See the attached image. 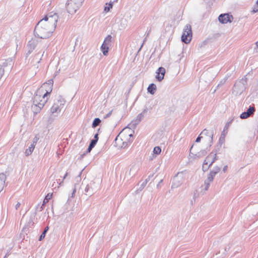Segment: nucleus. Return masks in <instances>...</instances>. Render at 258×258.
Masks as SVG:
<instances>
[{"mask_svg": "<svg viewBox=\"0 0 258 258\" xmlns=\"http://www.w3.org/2000/svg\"><path fill=\"white\" fill-rule=\"evenodd\" d=\"M53 32L52 29H49L47 24L43 25L42 21H39L35 27L34 34L36 37L44 39L50 37Z\"/></svg>", "mask_w": 258, "mask_h": 258, "instance_id": "nucleus-1", "label": "nucleus"}, {"mask_svg": "<svg viewBox=\"0 0 258 258\" xmlns=\"http://www.w3.org/2000/svg\"><path fill=\"white\" fill-rule=\"evenodd\" d=\"M40 97V95L38 96V94L36 93L33 100V105L32 106V110L35 114L39 113L41 109L44 105V104L47 102L48 98L46 100H41L40 102L38 101V99Z\"/></svg>", "mask_w": 258, "mask_h": 258, "instance_id": "nucleus-2", "label": "nucleus"}, {"mask_svg": "<svg viewBox=\"0 0 258 258\" xmlns=\"http://www.w3.org/2000/svg\"><path fill=\"white\" fill-rule=\"evenodd\" d=\"M181 39L182 42L185 44H188L190 42L192 39V30L191 26L189 24L185 25Z\"/></svg>", "mask_w": 258, "mask_h": 258, "instance_id": "nucleus-3", "label": "nucleus"}, {"mask_svg": "<svg viewBox=\"0 0 258 258\" xmlns=\"http://www.w3.org/2000/svg\"><path fill=\"white\" fill-rule=\"evenodd\" d=\"M112 37L111 35H108L105 38L101 45L100 50L104 56L108 54L109 47L111 45Z\"/></svg>", "mask_w": 258, "mask_h": 258, "instance_id": "nucleus-4", "label": "nucleus"}, {"mask_svg": "<svg viewBox=\"0 0 258 258\" xmlns=\"http://www.w3.org/2000/svg\"><path fill=\"white\" fill-rule=\"evenodd\" d=\"M65 100L61 96H59L57 102H55L50 108V112L52 114L59 112L61 111V108L64 105Z\"/></svg>", "mask_w": 258, "mask_h": 258, "instance_id": "nucleus-5", "label": "nucleus"}, {"mask_svg": "<svg viewBox=\"0 0 258 258\" xmlns=\"http://www.w3.org/2000/svg\"><path fill=\"white\" fill-rule=\"evenodd\" d=\"M98 188V184H97L94 181H91L86 185L84 190L86 195L91 196L97 191Z\"/></svg>", "mask_w": 258, "mask_h": 258, "instance_id": "nucleus-6", "label": "nucleus"}, {"mask_svg": "<svg viewBox=\"0 0 258 258\" xmlns=\"http://www.w3.org/2000/svg\"><path fill=\"white\" fill-rule=\"evenodd\" d=\"M183 182V175L182 172L177 173L173 178L171 185L172 188H175L179 187Z\"/></svg>", "mask_w": 258, "mask_h": 258, "instance_id": "nucleus-7", "label": "nucleus"}, {"mask_svg": "<svg viewBox=\"0 0 258 258\" xmlns=\"http://www.w3.org/2000/svg\"><path fill=\"white\" fill-rule=\"evenodd\" d=\"M147 112L148 108L146 107L143 110V111L141 113L138 115L135 119L132 120L130 125L132 126L133 128H135L136 127V126L141 121V120L145 117V114L147 113ZM128 125H130V124H128Z\"/></svg>", "mask_w": 258, "mask_h": 258, "instance_id": "nucleus-8", "label": "nucleus"}, {"mask_svg": "<svg viewBox=\"0 0 258 258\" xmlns=\"http://www.w3.org/2000/svg\"><path fill=\"white\" fill-rule=\"evenodd\" d=\"M233 19L232 15L228 13H224L220 14L218 17V20L221 24H227L231 23Z\"/></svg>", "mask_w": 258, "mask_h": 258, "instance_id": "nucleus-9", "label": "nucleus"}, {"mask_svg": "<svg viewBox=\"0 0 258 258\" xmlns=\"http://www.w3.org/2000/svg\"><path fill=\"white\" fill-rule=\"evenodd\" d=\"M77 6L73 4V2L71 0H68L66 4V7L67 12L70 14L73 15L76 13V12L80 9V8H76Z\"/></svg>", "mask_w": 258, "mask_h": 258, "instance_id": "nucleus-10", "label": "nucleus"}, {"mask_svg": "<svg viewBox=\"0 0 258 258\" xmlns=\"http://www.w3.org/2000/svg\"><path fill=\"white\" fill-rule=\"evenodd\" d=\"M214 134V130H208L207 129H205L201 133V135L205 136L207 138V140L210 141V147H211L212 144L213 143Z\"/></svg>", "mask_w": 258, "mask_h": 258, "instance_id": "nucleus-11", "label": "nucleus"}, {"mask_svg": "<svg viewBox=\"0 0 258 258\" xmlns=\"http://www.w3.org/2000/svg\"><path fill=\"white\" fill-rule=\"evenodd\" d=\"M58 18V16L57 14L56 13H54L53 15L51 14V13L49 14V20L47 23L46 24L48 26L49 23L52 24L53 31L54 30L56 26V23L57 22Z\"/></svg>", "mask_w": 258, "mask_h": 258, "instance_id": "nucleus-12", "label": "nucleus"}, {"mask_svg": "<svg viewBox=\"0 0 258 258\" xmlns=\"http://www.w3.org/2000/svg\"><path fill=\"white\" fill-rule=\"evenodd\" d=\"M255 108L250 105L249 106V107L247 108L246 111L243 112L240 115V118L241 119H246L248 117H249L250 116L254 114V112H255Z\"/></svg>", "mask_w": 258, "mask_h": 258, "instance_id": "nucleus-13", "label": "nucleus"}, {"mask_svg": "<svg viewBox=\"0 0 258 258\" xmlns=\"http://www.w3.org/2000/svg\"><path fill=\"white\" fill-rule=\"evenodd\" d=\"M165 73L166 71L164 68L162 67H159L156 72V75L155 78L156 80L159 82L162 81L164 78Z\"/></svg>", "mask_w": 258, "mask_h": 258, "instance_id": "nucleus-14", "label": "nucleus"}, {"mask_svg": "<svg viewBox=\"0 0 258 258\" xmlns=\"http://www.w3.org/2000/svg\"><path fill=\"white\" fill-rule=\"evenodd\" d=\"M247 85V78L244 76V78L241 79L238 83L234 84V87H236L239 86L240 89L243 91L245 89V86Z\"/></svg>", "mask_w": 258, "mask_h": 258, "instance_id": "nucleus-15", "label": "nucleus"}, {"mask_svg": "<svg viewBox=\"0 0 258 258\" xmlns=\"http://www.w3.org/2000/svg\"><path fill=\"white\" fill-rule=\"evenodd\" d=\"M53 79H51L48 80L46 82L44 83L40 88L37 91L36 93L38 94L40 92H43V88H46L47 86H51L53 87Z\"/></svg>", "mask_w": 258, "mask_h": 258, "instance_id": "nucleus-16", "label": "nucleus"}, {"mask_svg": "<svg viewBox=\"0 0 258 258\" xmlns=\"http://www.w3.org/2000/svg\"><path fill=\"white\" fill-rule=\"evenodd\" d=\"M38 44V41L35 39H31V40H29L27 45V48H31V49L34 50L36 45Z\"/></svg>", "mask_w": 258, "mask_h": 258, "instance_id": "nucleus-17", "label": "nucleus"}, {"mask_svg": "<svg viewBox=\"0 0 258 258\" xmlns=\"http://www.w3.org/2000/svg\"><path fill=\"white\" fill-rule=\"evenodd\" d=\"M6 180V175L4 173H0V192L4 188V186Z\"/></svg>", "mask_w": 258, "mask_h": 258, "instance_id": "nucleus-18", "label": "nucleus"}, {"mask_svg": "<svg viewBox=\"0 0 258 258\" xmlns=\"http://www.w3.org/2000/svg\"><path fill=\"white\" fill-rule=\"evenodd\" d=\"M156 85L154 83H151L148 86L147 88V91L150 94L154 95L156 91Z\"/></svg>", "mask_w": 258, "mask_h": 258, "instance_id": "nucleus-19", "label": "nucleus"}, {"mask_svg": "<svg viewBox=\"0 0 258 258\" xmlns=\"http://www.w3.org/2000/svg\"><path fill=\"white\" fill-rule=\"evenodd\" d=\"M53 87L47 86L46 88H43V91H45V93L43 95L42 98L43 100H46L47 98V96L50 95L52 90Z\"/></svg>", "mask_w": 258, "mask_h": 258, "instance_id": "nucleus-20", "label": "nucleus"}, {"mask_svg": "<svg viewBox=\"0 0 258 258\" xmlns=\"http://www.w3.org/2000/svg\"><path fill=\"white\" fill-rule=\"evenodd\" d=\"M210 147H210V146H209L206 149L201 150L199 152L197 153L196 154V156L199 158L205 156L207 154L208 151H210Z\"/></svg>", "mask_w": 258, "mask_h": 258, "instance_id": "nucleus-21", "label": "nucleus"}, {"mask_svg": "<svg viewBox=\"0 0 258 258\" xmlns=\"http://www.w3.org/2000/svg\"><path fill=\"white\" fill-rule=\"evenodd\" d=\"M113 5V2H110L109 3H106L105 6L104 7V12L106 13L109 12L110 9L112 8Z\"/></svg>", "mask_w": 258, "mask_h": 258, "instance_id": "nucleus-22", "label": "nucleus"}, {"mask_svg": "<svg viewBox=\"0 0 258 258\" xmlns=\"http://www.w3.org/2000/svg\"><path fill=\"white\" fill-rule=\"evenodd\" d=\"M35 148V145L34 144H31L28 149L25 151V154L26 156L30 155Z\"/></svg>", "mask_w": 258, "mask_h": 258, "instance_id": "nucleus-23", "label": "nucleus"}, {"mask_svg": "<svg viewBox=\"0 0 258 258\" xmlns=\"http://www.w3.org/2000/svg\"><path fill=\"white\" fill-rule=\"evenodd\" d=\"M154 176V174H151L148 176V177L145 179V180L141 184L139 190H142L146 186L147 182L150 180V178L153 177Z\"/></svg>", "mask_w": 258, "mask_h": 258, "instance_id": "nucleus-24", "label": "nucleus"}, {"mask_svg": "<svg viewBox=\"0 0 258 258\" xmlns=\"http://www.w3.org/2000/svg\"><path fill=\"white\" fill-rule=\"evenodd\" d=\"M85 0H71V1L73 2V4L76 5V8H81L82 6L83 3H84Z\"/></svg>", "mask_w": 258, "mask_h": 258, "instance_id": "nucleus-25", "label": "nucleus"}, {"mask_svg": "<svg viewBox=\"0 0 258 258\" xmlns=\"http://www.w3.org/2000/svg\"><path fill=\"white\" fill-rule=\"evenodd\" d=\"M101 120L99 118H98V117L95 118L93 121L92 123V127L93 128H95L97 126H98L101 123Z\"/></svg>", "mask_w": 258, "mask_h": 258, "instance_id": "nucleus-26", "label": "nucleus"}, {"mask_svg": "<svg viewBox=\"0 0 258 258\" xmlns=\"http://www.w3.org/2000/svg\"><path fill=\"white\" fill-rule=\"evenodd\" d=\"M215 175H216L214 173L210 171V173L208 174L207 178L206 179L208 180V182H212Z\"/></svg>", "mask_w": 258, "mask_h": 258, "instance_id": "nucleus-27", "label": "nucleus"}, {"mask_svg": "<svg viewBox=\"0 0 258 258\" xmlns=\"http://www.w3.org/2000/svg\"><path fill=\"white\" fill-rule=\"evenodd\" d=\"M161 152V148L159 146H156L154 148L153 153V154H155L156 155H159Z\"/></svg>", "mask_w": 258, "mask_h": 258, "instance_id": "nucleus-28", "label": "nucleus"}, {"mask_svg": "<svg viewBox=\"0 0 258 258\" xmlns=\"http://www.w3.org/2000/svg\"><path fill=\"white\" fill-rule=\"evenodd\" d=\"M212 154L213 152H211L205 159V160L204 161L205 165H208V164L209 163H210L211 161V158L212 157Z\"/></svg>", "mask_w": 258, "mask_h": 258, "instance_id": "nucleus-29", "label": "nucleus"}, {"mask_svg": "<svg viewBox=\"0 0 258 258\" xmlns=\"http://www.w3.org/2000/svg\"><path fill=\"white\" fill-rule=\"evenodd\" d=\"M221 170V167L218 166H215L213 167V168L210 170L211 172H213L215 175H216Z\"/></svg>", "mask_w": 258, "mask_h": 258, "instance_id": "nucleus-30", "label": "nucleus"}, {"mask_svg": "<svg viewBox=\"0 0 258 258\" xmlns=\"http://www.w3.org/2000/svg\"><path fill=\"white\" fill-rule=\"evenodd\" d=\"M211 159V161L210 163V166H212V164L218 159L216 153H215L214 154H212V157Z\"/></svg>", "mask_w": 258, "mask_h": 258, "instance_id": "nucleus-31", "label": "nucleus"}, {"mask_svg": "<svg viewBox=\"0 0 258 258\" xmlns=\"http://www.w3.org/2000/svg\"><path fill=\"white\" fill-rule=\"evenodd\" d=\"M52 198V194H48L45 197L43 200V203L45 204L47 203L49 200Z\"/></svg>", "mask_w": 258, "mask_h": 258, "instance_id": "nucleus-32", "label": "nucleus"}, {"mask_svg": "<svg viewBox=\"0 0 258 258\" xmlns=\"http://www.w3.org/2000/svg\"><path fill=\"white\" fill-rule=\"evenodd\" d=\"M44 203H43L42 204H38L36 207V211H41L42 210H43L44 207Z\"/></svg>", "mask_w": 258, "mask_h": 258, "instance_id": "nucleus-33", "label": "nucleus"}, {"mask_svg": "<svg viewBox=\"0 0 258 258\" xmlns=\"http://www.w3.org/2000/svg\"><path fill=\"white\" fill-rule=\"evenodd\" d=\"M224 141H225L224 137H222V136L221 135L219 140L218 145H217V146L218 147L219 146L220 147H221L222 145L224 143Z\"/></svg>", "mask_w": 258, "mask_h": 258, "instance_id": "nucleus-34", "label": "nucleus"}, {"mask_svg": "<svg viewBox=\"0 0 258 258\" xmlns=\"http://www.w3.org/2000/svg\"><path fill=\"white\" fill-rule=\"evenodd\" d=\"M211 182H208V180L206 179L205 180V182H204V184H205V187H204V189L205 190H207L209 187H210V183H211Z\"/></svg>", "mask_w": 258, "mask_h": 258, "instance_id": "nucleus-35", "label": "nucleus"}, {"mask_svg": "<svg viewBox=\"0 0 258 258\" xmlns=\"http://www.w3.org/2000/svg\"><path fill=\"white\" fill-rule=\"evenodd\" d=\"M49 20V15L45 16L43 19L40 20V21H42L43 25L46 24V23H47V22Z\"/></svg>", "mask_w": 258, "mask_h": 258, "instance_id": "nucleus-36", "label": "nucleus"}, {"mask_svg": "<svg viewBox=\"0 0 258 258\" xmlns=\"http://www.w3.org/2000/svg\"><path fill=\"white\" fill-rule=\"evenodd\" d=\"M211 166H210V164L209 165H205L204 164V163H203V167H202V170L204 172H206L207 171L209 168L211 167Z\"/></svg>", "mask_w": 258, "mask_h": 258, "instance_id": "nucleus-37", "label": "nucleus"}, {"mask_svg": "<svg viewBox=\"0 0 258 258\" xmlns=\"http://www.w3.org/2000/svg\"><path fill=\"white\" fill-rule=\"evenodd\" d=\"M257 12H258V0L256 1V5L254 6L252 10V12L253 13H256Z\"/></svg>", "mask_w": 258, "mask_h": 258, "instance_id": "nucleus-38", "label": "nucleus"}, {"mask_svg": "<svg viewBox=\"0 0 258 258\" xmlns=\"http://www.w3.org/2000/svg\"><path fill=\"white\" fill-rule=\"evenodd\" d=\"M233 120V119H232L226 123V124L224 126V130L227 129L229 127V125L232 122Z\"/></svg>", "mask_w": 258, "mask_h": 258, "instance_id": "nucleus-39", "label": "nucleus"}, {"mask_svg": "<svg viewBox=\"0 0 258 258\" xmlns=\"http://www.w3.org/2000/svg\"><path fill=\"white\" fill-rule=\"evenodd\" d=\"M46 234L44 233V232H42L41 235L39 236L38 240L41 241L45 237Z\"/></svg>", "mask_w": 258, "mask_h": 258, "instance_id": "nucleus-40", "label": "nucleus"}, {"mask_svg": "<svg viewBox=\"0 0 258 258\" xmlns=\"http://www.w3.org/2000/svg\"><path fill=\"white\" fill-rule=\"evenodd\" d=\"M203 136H202V135L201 134L198 136L197 139H196L195 142L196 143H199L201 142V139L203 138Z\"/></svg>", "mask_w": 258, "mask_h": 258, "instance_id": "nucleus-41", "label": "nucleus"}, {"mask_svg": "<svg viewBox=\"0 0 258 258\" xmlns=\"http://www.w3.org/2000/svg\"><path fill=\"white\" fill-rule=\"evenodd\" d=\"M0 66L2 67L4 70L5 68L7 67L8 66V62H7V60H5L4 62H3L2 64L0 65Z\"/></svg>", "mask_w": 258, "mask_h": 258, "instance_id": "nucleus-42", "label": "nucleus"}, {"mask_svg": "<svg viewBox=\"0 0 258 258\" xmlns=\"http://www.w3.org/2000/svg\"><path fill=\"white\" fill-rule=\"evenodd\" d=\"M5 70H4V68L0 66V80L1 79L2 76L4 74Z\"/></svg>", "mask_w": 258, "mask_h": 258, "instance_id": "nucleus-43", "label": "nucleus"}, {"mask_svg": "<svg viewBox=\"0 0 258 258\" xmlns=\"http://www.w3.org/2000/svg\"><path fill=\"white\" fill-rule=\"evenodd\" d=\"M28 51L26 53V57H27L33 51V50L31 49V48H27Z\"/></svg>", "mask_w": 258, "mask_h": 258, "instance_id": "nucleus-44", "label": "nucleus"}, {"mask_svg": "<svg viewBox=\"0 0 258 258\" xmlns=\"http://www.w3.org/2000/svg\"><path fill=\"white\" fill-rule=\"evenodd\" d=\"M28 51L26 53V57H27L33 51V50L31 49V48H27Z\"/></svg>", "mask_w": 258, "mask_h": 258, "instance_id": "nucleus-45", "label": "nucleus"}, {"mask_svg": "<svg viewBox=\"0 0 258 258\" xmlns=\"http://www.w3.org/2000/svg\"><path fill=\"white\" fill-rule=\"evenodd\" d=\"M220 148V147L219 146H218V147L217 146V148L212 152H213V154H214L215 153H216V155H217L219 153Z\"/></svg>", "mask_w": 258, "mask_h": 258, "instance_id": "nucleus-46", "label": "nucleus"}, {"mask_svg": "<svg viewBox=\"0 0 258 258\" xmlns=\"http://www.w3.org/2000/svg\"><path fill=\"white\" fill-rule=\"evenodd\" d=\"M98 136H99L98 133H96V134L94 135V138H93V140H96L97 141H98V140H99Z\"/></svg>", "mask_w": 258, "mask_h": 258, "instance_id": "nucleus-47", "label": "nucleus"}, {"mask_svg": "<svg viewBox=\"0 0 258 258\" xmlns=\"http://www.w3.org/2000/svg\"><path fill=\"white\" fill-rule=\"evenodd\" d=\"M112 110L110 111L108 113H107L104 116V118H107L109 117L111 114H112Z\"/></svg>", "mask_w": 258, "mask_h": 258, "instance_id": "nucleus-48", "label": "nucleus"}, {"mask_svg": "<svg viewBox=\"0 0 258 258\" xmlns=\"http://www.w3.org/2000/svg\"><path fill=\"white\" fill-rule=\"evenodd\" d=\"M38 140V138H37L36 137H35L34 139H33V143L32 144H34L35 146L36 145V144L37 143V141Z\"/></svg>", "mask_w": 258, "mask_h": 258, "instance_id": "nucleus-49", "label": "nucleus"}, {"mask_svg": "<svg viewBox=\"0 0 258 258\" xmlns=\"http://www.w3.org/2000/svg\"><path fill=\"white\" fill-rule=\"evenodd\" d=\"M98 141H97L96 140H91V141H90V143L93 144L94 145H96Z\"/></svg>", "mask_w": 258, "mask_h": 258, "instance_id": "nucleus-50", "label": "nucleus"}, {"mask_svg": "<svg viewBox=\"0 0 258 258\" xmlns=\"http://www.w3.org/2000/svg\"><path fill=\"white\" fill-rule=\"evenodd\" d=\"M146 41V38H145L144 39V40H143V42L142 43V44L141 46H140V48L139 49L138 51V52H139L141 50V49H142V47H143V45H144V42H145Z\"/></svg>", "mask_w": 258, "mask_h": 258, "instance_id": "nucleus-51", "label": "nucleus"}, {"mask_svg": "<svg viewBox=\"0 0 258 258\" xmlns=\"http://www.w3.org/2000/svg\"><path fill=\"white\" fill-rule=\"evenodd\" d=\"M163 182V179H161L160 180V181L158 182V183L157 185V187L158 188H160L161 187V183H162Z\"/></svg>", "mask_w": 258, "mask_h": 258, "instance_id": "nucleus-52", "label": "nucleus"}, {"mask_svg": "<svg viewBox=\"0 0 258 258\" xmlns=\"http://www.w3.org/2000/svg\"><path fill=\"white\" fill-rule=\"evenodd\" d=\"M49 229V227L48 226H46L44 229L43 230V232H44V233L46 234V233L47 232L48 230Z\"/></svg>", "mask_w": 258, "mask_h": 258, "instance_id": "nucleus-53", "label": "nucleus"}, {"mask_svg": "<svg viewBox=\"0 0 258 258\" xmlns=\"http://www.w3.org/2000/svg\"><path fill=\"white\" fill-rule=\"evenodd\" d=\"M49 229V227L48 226H46L44 229L43 230V232H44V233L46 234V233L47 232L48 230Z\"/></svg>", "mask_w": 258, "mask_h": 258, "instance_id": "nucleus-54", "label": "nucleus"}, {"mask_svg": "<svg viewBox=\"0 0 258 258\" xmlns=\"http://www.w3.org/2000/svg\"><path fill=\"white\" fill-rule=\"evenodd\" d=\"M49 229V227L48 226H46L44 229L43 230V232H44V233L46 234V233L47 232L48 230Z\"/></svg>", "mask_w": 258, "mask_h": 258, "instance_id": "nucleus-55", "label": "nucleus"}, {"mask_svg": "<svg viewBox=\"0 0 258 258\" xmlns=\"http://www.w3.org/2000/svg\"><path fill=\"white\" fill-rule=\"evenodd\" d=\"M76 192V188H75L72 193V196H71V198H74V197L75 196V193Z\"/></svg>", "mask_w": 258, "mask_h": 258, "instance_id": "nucleus-56", "label": "nucleus"}, {"mask_svg": "<svg viewBox=\"0 0 258 258\" xmlns=\"http://www.w3.org/2000/svg\"><path fill=\"white\" fill-rule=\"evenodd\" d=\"M20 205H21L20 203L18 202V203L16 204V206H15V208H16V210H18V208L20 207Z\"/></svg>", "mask_w": 258, "mask_h": 258, "instance_id": "nucleus-57", "label": "nucleus"}, {"mask_svg": "<svg viewBox=\"0 0 258 258\" xmlns=\"http://www.w3.org/2000/svg\"><path fill=\"white\" fill-rule=\"evenodd\" d=\"M92 150V148H90V147L88 146V148L87 149V150L86 151V153H90L91 151Z\"/></svg>", "mask_w": 258, "mask_h": 258, "instance_id": "nucleus-58", "label": "nucleus"}, {"mask_svg": "<svg viewBox=\"0 0 258 258\" xmlns=\"http://www.w3.org/2000/svg\"><path fill=\"white\" fill-rule=\"evenodd\" d=\"M226 81V79L224 80H222L220 81V83L218 84V87H219L220 85H222L225 83Z\"/></svg>", "mask_w": 258, "mask_h": 258, "instance_id": "nucleus-59", "label": "nucleus"}, {"mask_svg": "<svg viewBox=\"0 0 258 258\" xmlns=\"http://www.w3.org/2000/svg\"><path fill=\"white\" fill-rule=\"evenodd\" d=\"M227 168H228L227 165L224 166V167L223 168V171L224 172H225L227 171Z\"/></svg>", "mask_w": 258, "mask_h": 258, "instance_id": "nucleus-60", "label": "nucleus"}, {"mask_svg": "<svg viewBox=\"0 0 258 258\" xmlns=\"http://www.w3.org/2000/svg\"><path fill=\"white\" fill-rule=\"evenodd\" d=\"M132 89V87H130V88L128 90L127 92L125 93V95L127 96V95H128V94H130V91Z\"/></svg>", "mask_w": 258, "mask_h": 258, "instance_id": "nucleus-61", "label": "nucleus"}, {"mask_svg": "<svg viewBox=\"0 0 258 258\" xmlns=\"http://www.w3.org/2000/svg\"><path fill=\"white\" fill-rule=\"evenodd\" d=\"M95 146V145H94L93 144L90 143L89 145V147H90V148H91L93 149Z\"/></svg>", "mask_w": 258, "mask_h": 258, "instance_id": "nucleus-62", "label": "nucleus"}, {"mask_svg": "<svg viewBox=\"0 0 258 258\" xmlns=\"http://www.w3.org/2000/svg\"><path fill=\"white\" fill-rule=\"evenodd\" d=\"M86 154H87V153L86 152H85L83 154H82V155H81L80 159L83 158L85 156Z\"/></svg>", "mask_w": 258, "mask_h": 258, "instance_id": "nucleus-63", "label": "nucleus"}, {"mask_svg": "<svg viewBox=\"0 0 258 258\" xmlns=\"http://www.w3.org/2000/svg\"><path fill=\"white\" fill-rule=\"evenodd\" d=\"M230 248V246H229L228 247H226L225 248V249H224V251H225V252H226V251H228V250H229Z\"/></svg>", "mask_w": 258, "mask_h": 258, "instance_id": "nucleus-64", "label": "nucleus"}]
</instances>
